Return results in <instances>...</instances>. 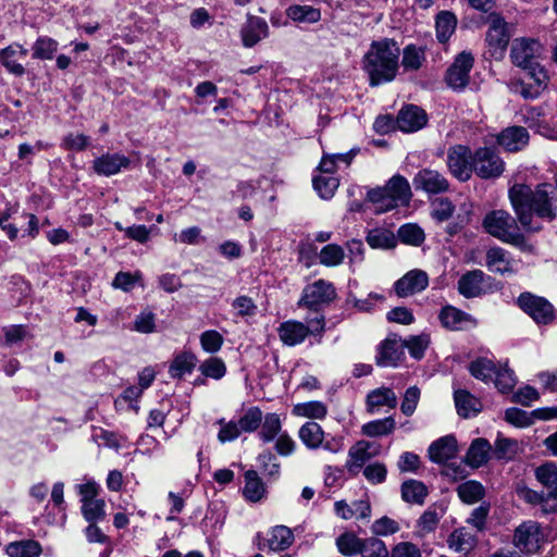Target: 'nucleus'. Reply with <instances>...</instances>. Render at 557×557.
Wrapping results in <instances>:
<instances>
[{"label":"nucleus","instance_id":"obj_29","mask_svg":"<svg viewBox=\"0 0 557 557\" xmlns=\"http://www.w3.org/2000/svg\"><path fill=\"white\" fill-rule=\"evenodd\" d=\"M298 437L308 449L315 450L322 447L324 431L319 423L309 421L299 428Z\"/></svg>","mask_w":557,"mask_h":557},{"label":"nucleus","instance_id":"obj_37","mask_svg":"<svg viewBox=\"0 0 557 557\" xmlns=\"http://www.w3.org/2000/svg\"><path fill=\"white\" fill-rule=\"evenodd\" d=\"M243 494L245 498L251 503H257L264 497V484L255 470L246 471Z\"/></svg>","mask_w":557,"mask_h":557},{"label":"nucleus","instance_id":"obj_32","mask_svg":"<svg viewBox=\"0 0 557 557\" xmlns=\"http://www.w3.org/2000/svg\"><path fill=\"white\" fill-rule=\"evenodd\" d=\"M491 453V444L487 440L475 438L466 455V462L471 468H479L487 462Z\"/></svg>","mask_w":557,"mask_h":557},{"label":"nucleus","instance_id":"obj_19","mask_svg":"<svg viewBox=\"0 0 557 557\" xmlns=\"http://www.w3.org/2000/svg\"><path fill=\"white\" fill-rule=\"evenodd\" d=\"M397 406V396L389 387H379L370 391L366 397V408L371 414L377 413L382 408L394 409Z\"/></svg>","mask_w":557,"mask_h":557},{"label":"nucleus","instance_id":"obj_42","mask_svg":"<svg viewBox=\"0 0 557 557\" xmlns=\"http://www.w3.org/2000/svg\"><path fill=\"white\" fill-rule=\"evenodd\" d=\"M457 493L459 498L466 504H474L484 497V487L478 481H466L458 485Z\"/></svg>","mask_w":557,"mask_h":557},{"label":"nucleus","instance_id":"obj_13","mask_svg":"<svg viewBox=\"0 0 557 557\" xmlns=\"http://www.w3.org/2000/svg\"><path fill=\"white\" fill-rule=\"evenodd\" d=\"M416 190H421L428 195H438L448 191L449 182L445 175L436 170L421 169L412 178Z\"/></svg>","mask_w":557,"mask_h":557},{"label":"nucleus","instance_id":"obj_8","mask_svg":"<svg viewBox=\"0 0 557 557\" xmlns=\"http://www.w3.org/2000/svg\"><path fill=\"white\" fill-rule=\"evenodd\" d=\"M546 541L541 524L528 520L518 525L513 534V545L523 554H534Z\"/></svg>","mask_w":557,"mask_h":557},{"label":"nucleus","instance_id":"obj_64","mask_svg":"<svg viewBox=\"0 0 557 557\" xmlns=\"http://www.w3.org/2000/svg\"><path fill=\"white\" fill-rule=\"evenodd\" d=\"M391 557H422L421 549L411 542L397 543L389 553Z\"/></svg>","mask_w":557,"mask_h":557},{"label":"nucleus","instance_id":"obj_22","mask_svg":"<svg viewBox=\"0 0 557 557\" xmlns=\"http://www.w3.org/2000/svg\"><path fill=\"white\" fill-rule=\"evenodd\" d=\"M529 132L523 126H510L497 136V143L507 151L515 152L523 149L529 143Z\"/></svg>","mask_w":557,"mask_h":557},{"label":"nucleus","instance_id":"obj_34","mask_svg":"<svg viewBox=\"0 0 557 557\" xmlns=\"http://www.w3.org/2000/svg\"><path fill=\"white\" fill-rule=\"evenodd\" d=\"M475 543V535L465 527L454 530L447 540L448 547L458 553L470 552Z\"/></svg>","mask_w":557,"mask_h":557},{"label":"nucleus","instance_id":"obj_47","mask_svg":"<svg viewBox=\"0 0 557 557\" xmlns=\"http://www.w3.org/2000/svg\"><path fill=\"white\" fill-rule=\"evenodd\" d=\"M397 235L401 243L411 246H420L425 239L423 230L413 223L401 225Z\"/></svg>","mask_w":557,"mask_h":557},{"label":"nucleus","instance_id":"obj_53","mask_svg":"<svg viewBox=\"0 0 557 557\" xmlns=\"http://www.w3.org/2000/svg\"><path fill=\"white\" fill-rule=\"evenodd\" d=\"M360 555L362 557H388L389 552L382 540L368 537L362 540Z\"/></svg>","mask_w":557,"mask_h":557},{"label":"nucleus","instance_id":"obj_56","mask_svg":"<svg viewBox=\"0 0 557 557\" xmlns=\"http://www.w3.org/2000/svg\"><path fill=\"white\" fill-rule=\"evenodd\" d=\"M367 243L372 248L388 249L395 246V237L387 231L375 230L368 234Z\"/></svg>","mask_w":557,"mask_h":557},{"label":"nucleus","instance_id":"obj_7","mask_svg":"<svg viewBox=\"0 0 557 557\" xmlns=\"http://www.w3.org/2000/svg\"><path fill=\"white\" fill-rule=\"evenodd\" d=\"M336 297L334 285L325 280H318L305 286L297 305L300 308H308L314 314L320 313V309L333 301Z\"/></svg>","mask_w":557,"mask_h":557},{"label":"nucleus","instance_id":"obj_10","mask_svg":"<svg viewBox=\"0 0 557 557\" xmlns=\"http://www.w3.org/2000/svg\"><path fill=\"white\" fill-rule=\"evenodd\" d=\"M447 166L459 181L467 182L473 172V156L471 150L462 145L451 147L447 152Z\"/></svg>","mask_w":557,"mask_h":557},{"label":"nucleus","instance_id":"obj_26","mask_svg":"<svg viewBox=\"0 0 557 557\" xmlns=\"http://www.w3.org/2000/svg\"><path fill=\"white\" fill-rule=\"evenodd\" d=\"M457 454V441L454 436H444L429 447V457L433 462L445 463Z\"/></svg>","mask_w":557,"mask_h":557},{"label":"nucleus","instance_id":"obj_12","mask_svg":"<svg viewBox=\"0 0 557 557\" xmlns=\"http://www.w3.org/2000/svg\"><path fill=\"white\" fill-rule=\"evenodd\" d=\"M536 481L547 491L546 503H552L545 512L557 511V463L545 461L534 470Z\"/></svg>","mask_w":557,"mask_h":557},{"label":"nucleus","instance_id":"obj_59","mask_svg":"<svg viewBox=\"0 0 557 557\" xmlns=\"http://www.w3.org/2000/svg\"><path fill=\"white\" fill-rule=\"evenodd\" d=\"M371 530L375 535L388 536L397 533L400 530V525L396 520L384 516L373 522Z\"/></svg>","mask_w":557,"mask_h":557},{"label":"nucleus","instance_id":"obj_18","mask_svg":"<svg viewBox=\"0 0 557 557\" xmlns=\"http://www.w3.org/2000/svg\"><path fill=\"white\" fill-rule=\"evenodd\" d=\"M28 50L22 45L14 42L0 50V63L5 70L15 76H23L25 67L20 60L25 59Z\"/></svg>","mask_w":557,"mask_h":557},{"label":"nucleus","instance_id":"obj_6","mask_svg":"<svg viewBox=\"0 0 557 557\" xmlns=\"http://www.w3.org/2000/svg\"><path fill=\"white\" fill-rule=\"evenodd\" d=\"M487 25L485 37L487 51L493 59L502 60L511 38L510 26L500 15L495 13L487 17Z\"/></svg>","mask_w":557,"mask_h":557},{"label":"nucleus","instance_id":"obj_43","mask_svg":"<svg viewBox=\"0 0 557 557\" xmlns=\"http://www.w3.org/2000/svg\"><path fill=\"white\" fill-rule=\"evenodd\" d=\"M457 25L455 15L450 12H441L435 22L436 37L441 42H446L454 34Z\"/></svg>","mask_w":557,"mask_h":557},{"label":"nucleus","instance_id":"obj_36","mask_svg":"<svg viewBox=\"0 0 557 557\" xmlns=\"http://www.w3.org/2000/svg\"><path fill=\"white\" fill-rule=\"evenodd\" d=\"M288 18L296 23L312 24L321 18V11L308 4H293L286 9Z\"/></svg>","mask_w":557,"mask_h":557},{"label":"nucleus","instance_id":"obj_63","mask_svg":"<svg viewBox=\"0 0 557 557\" xmlns=\"http://www.w3.org/2000/svg\"><path fill=\"white\" fill-rule=\"evenodd\" d=\"M94 438L98 442V445H103L115 450L123 447L126 442L123 436L102 429L94 434Z\"/></svg>","mask_w":557,"mask_h":557},{"label":"nucleus","instance_id":"obj_3","mask_svg":"<svg viewBox=\"0 0 557 557\" xmlns=\"http://www.w3.org/2000/svg\"><path fill=\"white\" fill-rule=\"evenodd\" d=\"M412 197L408 180L401 175H394L385 186L372 188L367 199L375 207V211L384 213L398 206H407Z\"/></svg>","mask_w":557,"mask_h":557},{"label":"nucleus","instance_id":"obj_9","mask_svg":"<svg viewBox=\"0 0 557 557\" xmlns=\"http://www.w3.org/2000/svg\"><path fill=\"white\" fill-rule=\"evenodd\" d=\"M474 64V57L469 51H462L456 55L451 65L447 69L445 82L449 88L456 91L463 90L469 84L470 72Z\"/></svg>","mask_w":557,"mask_h":557},{"label":"nucleus","instance_id":"obj_4","mask_svg":"<svg viewBox=\"0 0 557 557\" xmlns=\"http://www.w3.org/2000/svg\"><path fill=\"white\" fill-rule=\"evenodd\" d=\"M325 330V318L317 313L307 317L305 322L287 320L277 327L278 337L286 346L294 347L305 342L309 335H321Z\"/></svg>","mask_w":557,"mask_h":557},{"label":"nucleus","instance_id":"obj_41","mask_svg":"<svg viewBox=\"0 0 557 557\" xmlns=\"http://www.w3.org/2000/svg\"><path fill=\"white\" fill-rule=\"evenodd\" d=\"M396 426V422L394 418L386 417L384 419H377L370 421L362 425L361 431L362 434L370 436V437H376V436H383L388 435L394 432Z\"/></svg>","mask_w":557,"mask_h":557},{"label":"nucleus","instance_id":"obj_28","mask_svg":"<svg viewBox=\"0 0 557 557\" xmlns=\"http://www.w3.org/2000/svg\"><path fill=\"white\" fill-rule=\"evenodd\" d=\"M454 400L458 414L466 419L476 416L482 409L481 401L466 389L455 391Z\"/></svg>","mask_w":557,"mask_h":557},{"label":"nucleus","instance_id":"obj_20","mask_svg":"<svg viewBox=\"0 0 557 557\" xmlns=\"http://www.w3.org/2000/svg\"><path fill=\"white\" fill-rule=\"evenodd\" d=\"M490 278L482 270L469 271L459 278L458 292L466 298L479 297L485 292V280Z\"/></svg>","mask_w":557,"mask_h":557},{"label":"nucleus","instance_id":"obj_14","mask_svg":"<svg viewBox=\"0 0 557 557\" xmlns=\"http://www.w3.org/2000/svg\"><path fill=\"white\" fill-rule=\"evenodd\" d=\"M542 53V46L533 39L520 38L512 44L510 57L512 62L520 67H532L537 63V59Z\"/></svg>","mask_w":557,"mask_h":557},{"label":"nucleus","instance_id":"obj_11","mask_svg":"<svg viewBox=\"0 0 557 557\" xmlns=\"http://www.w3.org/2000/svg\"><path fill=\"white\" fill-rule=\"evenodd\" d=\"M504 169V161L491 148H480L473 154V171L481 178L498 177Z\"/></svg>","mask_w":557,"mask_h":557},{"label":"nucleus","instance_id":"obj_52","mask_svg":"<svg viewBox=\"0 0 557 557\" xmlns=\"http://www.w3.org/2000/svg\"><path fill=\"white\" fill-rule=\"evenodd\" d=\"M338 185V178L333 175H320L313 178V187L323 199L332 198Z\"/></svg>","mask_w":557,"mask_h":557},{"label":"nucleus","instance_id":"obj_62","mask_svg":"<svg viewBox=\"0 0 557 557\" xmlns=\"http://www.w3.org/2000/svg\"><path fill=\"white\" fill-rule=\"evenodd\" d=\"M218 423L220 424L218 440L223 444L235 441L242 434L237 421H225L224 419H220Z\"/></svg>","mask_w":557,"mask_h":557},{"label":"nucleus","instance_id":"obj_38","mask_svg":"<svg viewBox=\"0 0 557 557\" xmlns=\"http://www.w3.org/2000/svg\"><path fill=\"white\" fill-rule=\"evenodd\" d=\"M258 433L259 438L264 443H270L282 434V421L277 413H267L260 424Z\"/></svg>","mask_w":557,"mask_h":557},{"label":"nucleus","instance_id":"obj_2","mask_svg":"<svg viewBox=\"0 0 557 557\" xmlns=\"http://www.w3.org/2000/svg\"><path fill=\"white\" fill-rule=\"evenodd\" d=\"M399 55L400 49L392 39L384 38L371 44L362 60V67L371 86L395 79L399 69Z\"/></svg>","mask_w":557,"mask_h":557},{"label":"nucleus","instance_id":"obj_17","mask_svg":"<svg viewBox=\"0 0 557 557\" xmlns=\"http://www.w3.org/2000/svg\"><path fill=\"white\" fill-rule=\"evenodd\" d=\"M429 285V276L422 270H411L394 284L395 293L398 297H408L410 295L424 290Z\"/></svg>","mask_w":557,"mask_h":557},{"label":"nucleus","instance_id":"obj_44","mask_svg":"<svg viewBox=\"0 0 557 557\" xmlns=\"http://www.w3.org/2000/svg\"><path fill=\"white\" fill-rule=\"evenodd\" d=\"M496 366L486 358H479L469 366L470 373L478 380L488 382L492 381L496 373Z\"/></svg>","mask_w":557,"mask_h":557},{"label":"nucleus","instance_id":"obj_58","mask_svg":"<svg viewBox=\"0 0 557 557\" xmlns=\"http://www.w3.org/2000/svg\"><path fill=\"white\" fill-rule=\"evenodd\" d=\"M492 381L502 393L510 392L516 385L515 374L508 368H497Z\"/></svg>","mask_w":557,"mask_h":557},{"label":"nucleus","instance_id":"obj_30","mask_svg":"<svg viewBox=\"0 0 557 557\" xmlns=\"http://www.w3.org/2000/svg\"><path fill=\"white\" fill-rule=\"evenodd\" d=\"M404 345L396 339H386L380 347L376 362L381 367H395L403 357Z\"/></svg>","mask_w":557,"mask_h":557},{"label":"nucleus","instance_id":"obj_48","mask_svg":"<svg viewBox=\"0 0 557 557\" xmlns=\"http://www.w3.org/2000/svg\"><path fill=\"white\" fill-rule=\"evenodd\" d=\"M199 371L205 377L218 381L226 374V366L222 359L210 357L200 363Z\"/></svg>","mask_w":557,"mask_h":557},{"label":"nucleus","instance_id":"obj_31","mask_svg":"<svg viewBox=\"0 0 557 557\" xmlns=\"http://www.w3.org/2000/svg\"><path fill=\"white\" fill-rule=\"evenodd\" d=\"M197 363V357L191 351H182L177 354L169 367V374L172 379H182L190 374Z\"/></svg>","mask_w":557,"mask_h":557},{"label":"nucleus","instance_id":"obj_55","mask_svg":"<svg viewBox=\"0 0 557 557\" xmlns=\"http://www.w3.org/2000/svg\"><path fill=\"white\" fill-rule=\"evenodd\" d=\"M103 499H95L82 504V513L88 522H97L106 516Z\"/></svg>","mask_w":557,"mask_h":557},{"label":"nucleus","instance_id":"obj_60","mask_svg":"<svg viewBox=\"0 0 557 557\" xmlns=\"http://www.w3.org/2000/svg\"><path fill=\"white\" fill-rule=\"evenodd\" d=\"M89 144V136L81 133H70L62 139L61 147L65 150L83 151Z\"/></svg>","mask_w":557,"mask_h":557},{"label":"nucleus","instance_id":"obj_57","mask_svg":"<svg viewBox=\"0 0 557 557\" xmlns=\"http://www.w3.org/2000/svg\"><path fill=\"white\" fill-rule=\"evenodd\" d=\"M432 218L438 222L447 221L454 213L455 207L448 198H440L431 203Z\"/></svg>","mask_w":557,"mask_h":557},{"label":"nucleus","instance_id":"obj_54","mask_svg":"<svg viewBox=\"0 0 557 557\" xmlns=\"http://www.w3.org/2000/svg\"><path fill=\"white\" fill-rule=\"evenodd\" d=\"M258 462L264 475L277 478L280 475L281 465L277 457L270 450H265L258 457Z\"/></svg>","mask_w":557,"mask_h":557},{"label":"nucleus","instance_id":"obj_49","mask_svg":"<svg viewBox=\"0 0 557 557\" xmlns=\"http://www.w3.org/2000/svg\"><path fill=\"white\" fill-rule=\"evenodd\" d=\"M362 539L355 533L347 532L339 535L336 540L338 550L345 556H356L360 554Z\"/></svg>","mask_w":557,"mask_h":557},{"label":"nucleus","instance_id":"obj_1","mask_svg":"<svg viewBox=\"0 0 557 557\" xmlns=\"http://www.w3.org/2000/svg\"><path fill=\"white\" fill-rule=\"evenodd\" d=\"M508 198L516 218L503 209L492 210L485 214L482 226L498 240L532 252L534 247L521 233L519 224L528 232H537L541 226L533 223L534 215L553 221L557 215L556 187L542 183L532 189L527 184H515L508 190Z\"/></svg>","mask_w":557,"mask_h":557},{"label":"nucleus","instance_id":"obj_46","mask_svg":"<svg viewBox=\"0 0 557 557\" xmlns=\"http://www.w3.org/2000/svg\"><path fill=\"white\" fill-rule=\"evenodd\" d=\"M425 60L424 50L413 45H408L403 51L401 64L406 71H417Z\"/></svg>","mask_w":557,"mask_h":557},{"label":"nucleus","instance_id":"obj_40","mask_svg":"<svg viewBox=\"0 0 557 557\" xmlns=\"http://www.w3.org/2000/svg\"><path fill=\"white\" fill-rule=\"evenodd\" d=\"M59 42L48 36H39L33 44V59L51 60L58 51Z\"/></svg>","mask_w":557,"mask_h":557},{"label":"nucleus","instance_id":"obj_5","mask_svg":"<svg viewBox=\"0 0 557 557\" xmlns=\"http://www.w3.org/2000/svg\"><path fill=\"white\" fill-rule=\"evenodd\" d=\"M519 308L537 325H549L557 318V311L546 298L525 292L517 299Z\"/></svg>","mask_w":557,"mask_h":557},{"label":"nucleus","instance_id":"obj_24","mask_svg":"<svg viewBox=\"0 0 557 557\" xmlns=\"http://www.w3.org/2000/svg\"><path fill=\"white\" fill-rule=\"evenodd\" d=\"M240 35L245 47H253L261 39L268 37V23L261 17L248 16L247 22L242 27Z\"/></svg>","mask_w":557,"mask_h":557},{"label":"nucleus","instance_id":"obj_23","mask_svg":"<svg viewBox=\"0 0 557 557\" xmlns=\"http://www.w3.org/2000/svg\"><path fill=\"white\" fill-rule=\"evenodd\" d=\"M440 320L443 326L450 330H465L476 325V320L471 314L453 306H446L441 310Z\"/></svg>","mask_w":557,"mask_h":557},{"label":"nucleus","instance_id":"obj_15","mask_svg":"<svg viewBox=\"0 0 557 557\" xmlns=\"http://www.w3.org/2000/svg\"><path fill=\"white\" fill-rule=\"evenodd\" d=\"M485 267L488 271L500 275L513 274L518 270V261L508 250L493 246L486 250Z\"/></svg>","mask_w":557,"mask_h":557},{"label":"nucleus","instance_id":"obj_35","mask_svg":"<svg viewBox=\"0 0 557 557\" xmlns=\"http://www.w3.org/2000/svg\"><path fill=\"white\" fill-rule=\"evenodd\" d=\"M327 406L319 400L298 403L294 405L292 414L311 420H323L327 414Z\"/></svg>","mask_w":557,"mask_h":557},{"label":"nucleus","instance_id":"obj_61","mask_svg":"<svg viewBox=\"0 0 557 557\" xmlns=\"http://www.w3.org/2000/svg\"><path fill=\"white\" fill-rule=\"evenodd\" d=\"M404 347H407L410 355L414 359H421L424 356V351L430 344V338L428 335H418L411 336L404 343H401Z\"/></svg>","mask_w":557,"mask_h":557},{"label":"nucleus","instance_id":"obj_33","mask_svg":"<svg viewBox=\"0 0 557 557\" xmlns=\"http://www.w3.org/2000/svg\"><path fill=\"white\" fill-rule=\"evenodd\" d=\"M442 516L443 515L438 512L436 508H428L416 522V537L424 539L426 535L435 532Z\"/></svg>","mask_w":557,"mask_h":557},{"label":"nucleus","instance_id":"obj_45","mask_svg":"<svg viewBox=\"0 0 557 557\" xmlns=\"http://www.w3.org/2000/svg\"><path fill=\"white\" fill-rule=\"evenodd\" d=\"M7 553L10 557H38L41 547L35 541L16 542L7 547Z\"/></svg>","mask_w":557,"mask_h":557},{"label":"nucleus","instance_id":"obj_21","mask_svg":"<svg viewBox=\"0 0 557 557\" xmlns=\"http://www.w3.org/2000/svg\"><path fill=\"white\" fill-rule=\"evenodd\" d=\"M380 454V445L366 441H360L348 451L347 468L349 471H356L362 468L364 462Z\"/></svg>","mask_w":557,"mask_h":557},{"label":"nucleus","instance_id":"obj_50","mask_svg":"<svg viewBox=\"0 0 557 557\" xmlns=\"http://www.w3.org/2000/svg\"><path fill=\"white\" fill-rule=\"evenodd\" d=\"M263 419L262 411L259 407H250L237 421L239 429L243 432L251 433L259 429Z\"/></svg>","mask_w":557,"mask_h":557},{"label":"nucleus","instance_id":"obj_27","mask_svg":"<svg viewBox=\"0 0 557 557\" xmlns=\"http://www.w3.org/2000/svg\"><path fill=\"white\" fill-rule=\"evenodd\" d=\"M267 535V546L272 552L286 550L295 541L292 529L283 524L272 527Z\"/></svg>","mask_w":557,"mask_h":557},{"label":"nucleus","instance_id":"obj_39","mask_svg":"<svg viewBox=\"0 0 557 557\" xmlns=\"http://www.w3.org/2000/svg\"><path fill=\"white\" fill-rule=\"evenodd\" d=\"M428 493V487L421 481L407 480L401 484V498L406 503L422 505Z\"/></svg>","mask_w":557,"mask_h":557},{"label":"nucleus","instance_id":"obj_51","mask_svg":"<svg viewBox=\"0 0 557 557\" xmlns=\"http://www.w3.org/2000/svg\"><path fill=\"white\" fill-rule=\"evenodd\" d=\"M344 258V249L336 244H329L324 246L319 253V262L325 267L339 265Z\"/></svg>","mask_w":557,"mask_h":557},{"label":"nucleus","instance_id":"obj_16","mask_svg":"<svg viewBox=\"0 0 557 557\" xmlns=\"http://www.w3.org/2000/svg\"><path fill=\"white\" fill-rule=\"evenodd\" d=\"M129 164L131 159L125 154L107 152L96 158L91 168L96 174L109 177L128 169Z\"/></svg>","mask_w":557,"mask_h":557},{"label":"nucleus","instance_id":"obj_25","mask_svg":"<svg viewBox=\"0 0 557 557\" xmlns=\"http://www.w3.org/2000/svg\"><path fill=\"white\" fill-rule=\"evenodd\" d=\"M426 123L425 112L417 106L401 109L397 116V126L406 133L417 132Z\"/></svg>","mask_w":557,"mask_h":557}]
</instances>
